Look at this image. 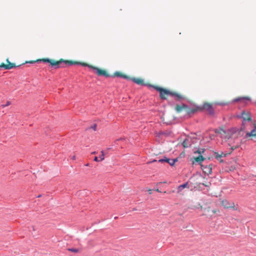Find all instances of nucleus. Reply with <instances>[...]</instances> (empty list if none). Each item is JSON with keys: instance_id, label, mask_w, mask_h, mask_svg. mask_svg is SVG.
<instances>
[{"instance_id": "1", "label": "nucleus", "mask_w": 256, "mask_h": 256, "mask_svg": "<svg viewBox=\"0 0 256 256\" xmlns=\"http://www.w3.org/2000/svg\"><path fill=\"white\" fill-rule=\"evenodd\" d=\"M48 62L50 63L51 67L54 68V69H56L60 68H64L67 66H71L73 64H80L84 66H88L91 69H92L94 72L96 73L98 76H104L106 78L110 77V75L107 74V72L102 70H100L96 67H94L92 66H90L87 64L85 63H80L78 62H73L70 60H60L58 61H55L54 60H50L49 58H44L40 59L37 60L36 62H30L29 63L33 64L35 62Z\"/></svg>"}, {"instance_id": "2", "label": "nucleus", "mask_w": 256, "mask_h": 256, "mask_svg": "<svg viewBox=\"0 0 256 256\" xmlns=\"http://www.w3.org/2000/svg\"><path fill=\"white\" fill-rule=\"evenodd\" d=\"M177 112H184V117L188 118L190 117L194 114L201 108L198 106H189L188 105L182 104H177L175 108Z\"/></svg>"}, {"instance_id": "3", "label": "nucleus", "mask_w": 256, "mask_h": 256, "mask_svg": "<svg viewBox=\"0 0 256 256\" xmlns=\"http://www.w3.org/2000/svg\"><path fill=\"white\" fill-rule=\"evenodd\" d=\"M154 88L160 92V96L162 99H166L164 94L170 95L174 97L176 100L181 101L184 99V98L180 94L175 92H171L168 90L164 89L162 88L154 86Z\"/></svg>"}, {"instance_id": "4", "label": "nucleus", "mask_w": 256, "mask_h": 256, "mask_svg": "<svg viewBox=\"0 0 256 256\" xmlns=\"http://www.w3.org/2000/svg\"><path fill=\"white\" fill-rule=\"evenodd\" d=\"M204 152V150H198L196 152H194V154H198L199 155L197 157H194L193 158L194 160L192 161V164H194L195 162L198 163V164H201V163L204 160V158L202 156V152Z\"/></svg>"}, {"instance_id": "5", "label": "nucleus", "mask_w": 256, "mask_h": 256, "mask_svg": "<svg viewBox=\"0 0 256 256\" xmlns=\"http://www.w3.org/2000/svg\"><path fill=\"white\" fill-rule=\"evenodd\" d=\"M203 108L206 110L210 116L214 115V110L212 106L208 103H205L203 105Z\"/></svg>"}, {"instance_id": "6", "label": "nucleus", "mask_w": 256, "mask_h": 256, "mask_svg": "<svg viewBox=\"0 0 256 256\" xmlns=\"http://www.w3.org/2000/svg\"><path fill=\"white\" fill-rule=\"evenodd\" d=\"M178 161L177 158L170 159L164 156V158L158 160L159 162H166L168 163L170 166H172L174 164L175 162Z\"/></svg>"}, {"instance_id": "7", "label": "nucleus", "mask_w": 256, "mask_h": 256, "mask_svg": "<svg viewBox=\"0 0 256 256\" xmlns=\"http://www.w3.org/2000/svg\"><path fill=\"white\" fill-rule=\"evenodd\" d=\"M202 168L203 172L208 176L212 172V165L210 164L208 166H203L202 165Z\"/></svg>"}, {"instance_id": "8", "label": "nucleus", "mask_w": 256, "mask_h": 256, "mask_svg": "<svg viewBox=\"0 0 256 256\" xmlns=\"http://www.w3.org/2000/svg\"><path fill=\"white\" fill-rule=\"evenodd\" d=\"M242 118L243 120V123L251 120V116L248 112H243L242 114Z\"/></svg>"}, {"instance_id": "9", "label": "nucleus", "mask_w": 256, "mask_h": 256, "mask_svg": "<svg viewBox=\"0 0 256 256\" xmlns=\"http://www.w3.org/2000/svg\"><path fill=\"white\" fill-rule=\"evenodd\" d=\"M6 62L8 63V64H2L0 65V68H4L5 70H10L16 67L15 64L13 63H10L8 59L6 60Z\"/></svg>"}, {"instance_id": "10", "label": "nucleus", "mask_w": 256, "mask_h": 256, "mask_svg": "<svg viewBox=\"0 0 256 256\" xmlns=\"http://www.w3.org/2000/svg\"><path fill=\"white\" fill-rule=\"evenodd\" d=\"M249 136L253 137L254 138H252V140L256 141V126L254 127L250 132H248L246 134V138Z\"/></svg>"}, {"instance_id": "11", "label": "nucleus", "mask_w": 256, "mask_h": 256, "mask_svg": "<svg viewBox=\"0 0 256 256\" xmlns=\"http://www.w3.org/2000/svg\"><path fill=\"white\" fill-rule=\"evenodd\" d=\"M250 101V98L248 97H243V98H234L233 100V102H242L244 104H246L247 102Z\"/></svg>"}, {"instance_id": "12", "label": "nucleus", "mask_w": 256, "mask_h": 256, "mask_svg": "<svg viewBox=\"0 0 256 256\" xmlns=\"http://www.w3.org/2000/svg\"><path fill=\"white\" fill-rule=\"evenodd\" d=\"M192 144V139L188 138L184 140L182 144L184 148H188L191 146Z\"/></svg>"}, {"instance_id": "13", "label": "nucleus", "mask_w": 256, "mask_h": 256, "mask_svg": "<svg viewBox=\"0 0 256 256\" xmlns=\"http://www.w3.org/2000/svg\"><path fill=\"white\" fill-rule=\"evenodd\" d=\"M222 204L225 208H232L234 207V203L229 204L226 200H224L222 201Z\"/></svg>"}, {"instance_id": "14", "label": "nucleus", "mask_w": 256, "mask_h": 256, "mask_svg": "<svg viewBox=\"0 0 256 256\" xmlns=\"http://www.w3.org/2000/svg\"><path fill=\"white\" fill-rule=\"evenodd\" d=\"M188 186V183L186 182L185 184H182L180 185L178 188V192L180 193L182 191V190Z\"/></svg>"}, {"instance_id": "15", "label": "nucleus", "mask_w": 256, "mask_h": 256, "mask_svg": "<svg viewBox=\"0 0 256 256\" xmlns=\"http://www.w3.org/2000/svg\"><path fill=\"white\" fill-rule=\"evenodd\" d=\"M132 80L133 82H134V83H136L138 84H142L144 82V80L140 78H132Z\"/></svg>"}, {"instance_id": "16", "label": "nucleus", "mask_w": 256, "mask_h": 256, "mask_svg": "<svg viewBox=\"0 0 256 256\" xmlns=\"http://www.w3.org/2000/svg\"><path fill=\"white\" fill-rule=\"evenodd\" d=\"M223 155L224 156H225V154L223 152H222L221 154H220L217 153L216 154V158L217 160H219L220 162H223V160H221V158L223 156Z\"/></svg>"}, {"instance_id": "17", "label": "nucleus", "mask_w": 256, "mask_h": 256, "mask_svg": "<svg viewBox=\"0 0 256 256\" xmlns=\"http://www.w3.org/2000/svg\"><path fill=\"white\" fill-rule=\"evenodd\" d=\"M114 75L117 76L118 77H120V78H122L124 79H128V76H126V75H124V74H121L119 72H116L115 74H114Z\"/></svg>"}, {"instance_id": "18", "label": "nucleus", "mask_w": 256, "mask_h": 256, "mask_svg": "<svg viewBox=\"0 0 256 256\" xmlns=\"http://www.w3.org/2000/svg\"><path fill=\"white\" fill-rule=\"evenodd\" d=\"M68 250L70 252H79V250L78 249V248H69L68 249Z\"/></svg>"}, {"instance_id": "19", "label": "nucleus", "mask_w": 256, "mask_h": 256, "mask_svg": "<svg viewBox=\"0 0 256 256\" xmlns=\"http://www.w3.org/2000/svg\"><path fill=\"white\" fill-rule=\"evenodd\" d=\"M99 158L100 162L104 159V154L103 151H101V154Z\"/></svg>"}, {"instance_id": "20", "label": "nucleus", "mask_w": 256, "mask_h": 256, "mask_svg": "<svg viewBox=\"0 0 256 256\" xmlns=\"http://www.w3.org/2000/svg\"><path fill=\"white\" fill-rule=\"evenodd\" d=\"M11 104V102L10 101H8L6 103L4 104H2L1 106L2 108H5L6 106H10Z\"/></svg>"}, {"instance_id": "21", "label": "nucleus", "mask_w": 256, "mask_h": 256, "mask_svg": "<svg viewBox=\"0 0 256 256\" xmlns=\"http://www.w3.org/2000/svg\"><path fill=\"white\" fill-rule=\"evenodd\" d=\"M216 104L217 105H220V106H226V105L228 104V102H218Z\"/></svg>"}, {"instance_id": "22", "label": "nucleus", "mask_w": 256, "mask_h": 256, "mask_svg": "<svg viewBox=\"0 0 256 256\" xmlns=\"http://www.w3.org/2000/svg\"><path fill=\"white\" fill-rule=\"evenodd\" d=\"M96 127H97V126L96 124H94L93 126H92L90 128H92L94 130H96Z\"/></svg>"}, {"instance_id": "23", "label": "nucleus", "mask_w": 256, "mask_h": 256, "mask_svg": "<svg viewBox=\"0 0 256 256\" xmlns=\"http://www.w3.org/2000/svg\"><path fill=\"white\" fill-rule=\"evenodd\" d=\"M94 160L96 162H100L97 156H95Z\"/></svg>"}, {"instance_id": "24", "label": "nucleus", "mask_w": 256, "mask_h": 256, "mask_svg": "<svg viewBox=\"0 0 256 256\" xmlns=\"http://www.w3.org/2000/svg\"><path fill=\"white\" fill-rule=\"evenodd\" d=\"M31 228L32 230L33 231H34L35 230H34V226H31L30 228V231H31Z\"/></svg>"}, {"instance_id": "25", "label": "nucleus", "mask_w": 256, "mask_h": 256, "mask_svg": "<svg viewBox=\"0 0 256 256\" xmlns=\"http://www.w3.org/2000/svg\"><path fill=\"white\" fill-rule=\"evenodd\" d=\"M157 162V160H152V162H149L148 163H150V162Z\"/></svg>"}, {"instance_id": "26", "label": "nucleus", "mask_w": 256, "mask_h": 256, "mask_svg": "<svg viewBox=\"0 0 256 256\" xmlns=\"http://www.w3.org/2000/svg\"><path fill=\"white\" fill-rule=\"evenodd\" d=\"M148 191H149V193L150 194H151V190H150Z\"/></svg>"}, {"instance_id": "27", "label": "nucleus", "mask_w": 256, "mask_h": 256, "mask_svg": "<svg viewBox=\"0 0 256 256\" xmlns=\"http://www.w3.org/2000/svg\"><path fill=\"white\" fill-rule=\"evenodd\" d=\"M156 191H157L158 192H160V191L159 190H158V189H157V190H156Z\"/></svg>"}, {"instance_id": "28", "label": "nucleus", "mask_w": 256, "mask_h": 256, "mask_svg": "<svg viewBox=\"0 0 256 256\" xmlns=\"http://www.w3.org/2000/svg\"><path fill=\"white\" fill-rule=\"evenodd\" d=\"M40 196H41V195H39V196H38L37 197H38V198H40Z\"/></svg>"}, {"instance_id": "29", "label": "nucleus", "mask_w": 256, "mask_h": 256, "mask_svg": "<svg viewBox=\"0 0 256 256\" xmlns=\"http://www.w3.org/2000/svg\"><path fill=\"white\" fill-rule=\"evenodd\" d=\"M92 154H95L96 152H92Z\"/></svg>"}]
</instances>
